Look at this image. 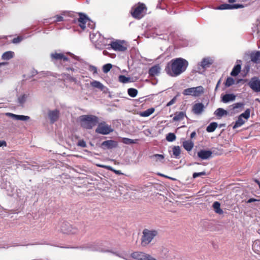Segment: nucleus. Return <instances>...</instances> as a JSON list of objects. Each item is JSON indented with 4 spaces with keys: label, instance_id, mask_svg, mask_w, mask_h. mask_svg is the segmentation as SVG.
I'll return each instance as SVG.
<instances>
[{
    "label": "nucleus",
    "instance_id": "obj_1",
    "mask_svg": "<svg viewBox=\"0 0 260 260\" xmlns=\"http://www.w3.org/2000/svg\"><path fill=\"white\" fill-rule=\"evenodd\" d=\"M188 66V61L179 57L171 60L165 67L166 73L171 77H175L184 72Z\"/></svg>",
    "mask_w": 260,
    "mask_h": 260
},
{
    "label": "nucleus",
    "instance_id": "obj_2",
    "mask_svg": "<svg viewBox=\"0 0 260 260\" xmlns=\"http://www.w3.org/2000/svg\"><path fill=\"white\" fill-rule=\"evenodd\" d=\"M81 126L85 129H90L99 123V118L94 115H82L79 118Z\"/></svg>",
    "mask_w": 260,
    "mask_h": 260
},
{
    "label": "nucleus",
    "instance_id": "obj_3",
    "mask_svg": "<svg viewBox=\"0 0 260 260\" xmlns=\"http://www.w3.org/2000/svg\"><path fill=\"white\" fill-rule=\"evenodd\" d=\"M157 234L158 232L156 230H150L145 229L142 232L141 245L143 247L147 246L152 241Z\"/></svg>",
    "mask_w": 260,
    "mask_h": 260
},
{
    "label": "nucleus",
    "instance_id": "obj_4",
    "mask_svg": "<svg viewBox=\"0 0 260 260\" xmlns=\"http://www.w3.org/2000/svg\"><path fill=\"white\" fill-rule=\"evenodd\" d=\"M146 10L147 8L145 5L139 3L132 8L131 13L135 19H140L144 16Z\"/></svg>",
    "mask_w": 260,
    "mask_h": 260
},
{
    "label": "nucleus",
    "instance_id": "obj_5",
    "mask_svg": "<svg viewBox=\"0 0 260 260\" xmlns=\"http://www.w3.org/2000/svg\"><path fill=\"white\" fill-rule=\"evenodd\" d=\"M204 92V88L202 86L185 89L182 94L184 95H190L195 97L201 96Z\"/></svg>",
    "mask_w": 260,
    "mask_h": 260
},
{
    "label": "nucleus",
    "instance_id": "obj_6",
    "mask_svg": "<svg viewBox=\"0 0 260 260\" xmlns=\"http://www.w3.org/2000/svg\"><path fill=\"white\" fill-rule=\"evenodd\" d=\"M60 231L66 234H76L78 233L79 230L75 225L70 223L63 222L60 225Z\"/></svg>",
    "mask_w": 260,
    "mask_h": 260
},
{
    "label": "nucleus",
    "instance_id": "obj_7",
    "mask_svg": "<svg viewBox=\"0 0 260 260\" xmlns=\"http://www.w3.org/2000/svg\"><path fill=\"white\" fill-rule=\"evenodd\" d=\"M111 47L116 51L123 52L127 50L128 44L123 40H117L110 43Z\"/></svg>",
    "mask_w": 260,
    "mask_h": 260
},
{
    "label": "nucleus",
    "instance_id": "obj_8",
    "mask_svg": "<svg viewBox=\"0 0 260 260\" xmlns=\"http://www.w3.org/2000/svg\"><path fill=\"white\" fill-rule=\"evenodd\" d=\"M113 131L111 125L106 123L105 122H101L98 124L95 129V132L102 135H108Z\"/></svg>",
    "mask_w": 260,
    "mask_h": 260
},
{
    "label": "nucleus",
    "instance_id": "obj_9",
    "mask_svg": "<svg viewBox=\"0 0 260 260\" xmlns=\"http://www.w3.org/2000/svg\"><path fill=\"white\" fill-rule=\"evenodd\" d=\"M131 257L138 260H157L150 255L141 251L133 252L131 254Z\"/></svg>",
    "mask_w": 260,
    "mask_h": 260
},
{
    "label": "nucleus",
    "instance_id": "obj_10",
    "mask_svg": "<svg viewBox=\"0 0 260 260\" xmlns=\"http://www.w3.org/2000/svg\"><path fill=\"white\" fill-rule=\"evenodd\" d=\"M249 87L255 92L260 91V80L256 77L252 78L248 83Z\"/></svg>",
    "mask_w": 260,
    "mask_h": 260
},
{
    "label": "nucleus",
    "instance_id": "obj_11",
    "mask_svg": "<svg viewBox=\"0 0 260 260\" xmlns=\"http://www.w3.org/2000/svg\"><path fill=\"white\" fill-rule=\"evenodd\" d=\"M250 117V115H239L238 120L233 126V129L241 126Z\"/></svg>",
    "mask_w": 260,
    "mask_h": 260
},
{
    "label": "nucleus",
    "instance_id": "obj_12",
    "mask_svg": "<svg viewBox=\"0 0 260 260\" xmlns=\"http://www.w3.org/2000/svg\"><path fill=\"white\" fill-rule=\"evenodd\" d=\"M79 17L78 19L79 26L83 29H85L86 28V23L89 21V19L86 16L82 13L79 14Z\"/></svg>",
    "mask_w": 260,
    "mask_h": 260
},
{
    "label": "nucleus",
    "instance_id": "obj_13",
    "mask_svg": "<svg viewBox=\"0 0 260 260\" xmlns=\"http://www.w3.org/2000/svg\"><path fill=\"white\" fill-rule=\"evenodd\" d=\"M243 6L240 4H224L220 5L218 8V10H226V9H236L242 8Z\"/></svg>",
    "mask_w": 260,
    "mask_h": 260
},
{
    "label": "nucleus",
    "instance_id": "obj_14",
    "mask_svg": "<svg viewBox=\"0 0 260 260\" xmlns=\"http://www.w3.org/2000/svg\"><path fill=\"white\" fill-rule=\"evenodd\" d=\"M212 152L210 150H201L198 152V156L202 159H207L211 157Z\"/></svg>",
    "mask_w": 260,
    "mask_h": 260
},
{
    "label": "nucleus",
    "instance_id": "obj_15",
    "mask_svg": "<svg viewBox=\"0 0 260 260\" xmlns=\"http://www.w3.org/2000/svg\"><path fill=\"white\" fill-rule=\"evenodd\" d=\"M117 146V143L113 140H107L102 143L103 148L112 149Z\"/></svg>",
    "mask_w": 260,
    "mask_h": 260
},
{
    "label": "nucleus",
    "instance_id": "obj_16",
    "mask_svg": "<svg viewBox=\"0 0 260 260\" xmlns=\"http://www.w3.org/2000/svg\"><path fill=\"white\" fill-rule=\"evenodd\" d=\"M50 56L52 60H63L64 61L69 60V58L63 53H53L51 54Z\"/></svg>",
    "mask_w": 260,
    "mask_h": 260
},
{
    "label": "nucleus",
    "instance_id": "obj_17",
    "mask_svg": "<svg viewBox=\"0 0 260 260\" xmlns=\"http://www.w3.org/2000/svg\"><path fill=\"white\" fill-rule=\"evenodd\" d=\"M243 107L244 104L243 103H238L232 105L231 109L233 110V113H239L243 111Z\"/></svg>",
    "mask_w": 260,
    "mask_h": 260
},
{
    "label": "nucleus",
    "instance_id": "obj_18",
    "mask_svg": "<svg viewBox=\"0 0 260 260\" xmlns=\"http://www.w3.org/2000/svg\"><path fill=\"white\" fill-rule=\"evenodd\" d=\"M250 59L254 63L260 62V51L251 53Z\"/></svg>",
    "mask_w": 260,
    "mask_h": 260
},
{
    "label": "nucleus",
    "instance_id": "obj_19",
    "mask_svg": "<svg viewBox=\"0 0 260 260\" xmlns=\"http://www.w3.org/2000/svg\"><path fill=\"white\" fill-rule=\"evenodd\" d=\"M160 68L158 65L151 67L149 70V74L151 76L157 75L160 72Z\"/></svg>",
    "mask_w": 260,
    "mask_h": 260
},
{
    "label": "nucleus",
    "instance_id": "obj_20",
    "mask_svg": "<svg viewBox=\"0 0 260 260\" xmlns=\"http://www.w3.org/2000/svg\"><path fill=\"white\" fill-rule=\"evenodd\" d=\"M11 117L13 120L25 121L29 119L28 116L23 115H8Z\"/></svg>",
    "mask_w": 260,
    "mask_h": 260
},
{
    "label": "nucleus",
    "instance_id": "obj_21",
    "mask_svg": "<svg viewBox=\"0 0 260 260\" xmlns=\"http://www.w3.org/2000/svg\"><path fill=\"white\" fill-rule=\"evenodd\" d=\"M235 98L236 96L233 94H225L222 96V101L223 103H228L234 101Z\"/></svg>",
    "mask_w": 260,
    "mask_h": 260
},
{
    "label": "nucleus",
    "instance_id": "obj_22",
    "mask_svg": "<svg viewBox=\"0 0 260 260\" xmlns=\"http://www.w3.org/2000/svg\"><path fill=\"white\" fill-rule=\"evenodd\" d=\"M204 105L202 103L196 104L193 107V111L196 114L201 113L203 110Z\"/></svg>",
    "mask_w": 260,
    "mask_h": 260
},
{
    "label": "nucleus",
    "instance_id": "obj_23",
    "mask_svg": "<svg viewBox=\"0 0 260 260\" xmlns=\"http://www.w3.org/2000/svg\"><path fill=\"white\" fill-rule=\"evenodd\" d=\"M14 53L13 51H7L3 53L2 58L3 60H9L13 57Z\"/></svg>",
    "mask_w": 260,
    "mask_h": 260
},
{
    "label": "nucleus",
    "instance_id": "obj_24",
    "mask_svg": "<svg viewBox=\"0 0 260 260\" xmlns=\"http://www.w3.org/2000/svg\"><path fill=\"white\" fill-rule=\"evenodd\" d=\"M183 146L185 150L189 151L192 149L193 144L190 141H185L183 142Z\"/></svg>",
    "mask_w": 260,
    "mask_h": 260
},
{
    "label": "nucleus",
    "instance_id": "obj_25",
    "mask_svg": "<svg viewBox=\"0 0 260 260\" xmlns=\"http://www.w3.org/2000/svg\"><path fill=\"white\" fill-rule=\"evenodd\" d=\"M213 207L216 213L219 214L223 213V211L220 208V204L218 202H215L213 204Z\"/></svg>",
    "mask_w": 260,
    "mask_h": 260
},
{
    "label": "nucleus",
    "instance_id": "obj_26",
    "mask_svg": "<svg viewBox=\"0 0 260 260\" xmlns=\"http://www.w3.org/2000/svg\"><path fill=\"white\" fill-rule=\"evenodd\" d=\"M90 85L94 87L100 89L101 90H103L104 89L105 86L103 84H102L100 82L97 81H93L90 83Z\"/></svg>",
    "mask_w": 260,
    "mask_h": 260
},
{
    "label": "nucleus",
    "instance_id": "obj_27",
    "mask_svg": "<svg viewBox=\"0 0 260 260\" xmlns=\"http://www.w3.org/2000/svg\"><path fill=\"white\" fill-rule=\"evenodd\" d=\"M241 71V66L240 64H237L233 69L231 75L232 76H237Z\"/></svg>",
    "mask_w": 260,
    "mask_h": 260
},
{
    "label": "nucleus",
    "instance_id": "obj_28",
    "mask_svg": "<svg viewBox=\"0 0 260 260\" xmlns=\"http://www.w3.org/2000/svg\"><path fill=\"white\" fill-rule=\"evenodd\" d=\"M217 127V123L213 122L211 123L207 127L206 130L208 132L211 133L214 132Z\"/></svg>",
    "mask_w": 260,
    "mask_h": 260
},
{
    "label": "nucleus",
    "instance_id": "obj_29",
    "mask_svg": "<svg viewBox=\"0 0 260 260\" xmlns=\"http://www.w3.org/2000/svg\"><path fill=\"white\" fill-rule=\"evenodd\" d=\"M173 154L175 158H178L181 153L180 148L178 146H174L172 149Z\"/></svg>",
    "mask_w": 260,
    "mask_h": 260
},
{
    "label": "nucleus",
    "instance_id": "obj_30",
    "mask_svg": "<svg viewBox=\"0 0 260 260\" xmlns=\"http://www.w3.org/2000/svg\"><path fill=\"white\" fill-rule=\"evenodd\" d=\"M212 60L209 58H204L201 62V66L206 68L208 67L211 64H212Z\"/></svg>",
    "mask_w": 260,
    "mask_h": 260
},
{
    "label": "nucleus",
    "instance_id": "obj_31",
    "mask_svg": "<svg viewBox=\"0 0 260 260\" xmlns=\"http://www.w3.org/2000/svg\"><path fill=\"white\" fill-rule=\"evenodd\" d=\"M118 80L120 82L122 83H128L131 81L130 77H126L124 75H120L118 77Z\"/></svg>",
    "mask_w": 260,
    "mask_h": 260
},
{
    "label": "nucleus",
    "instance_id": "obj_32",
    "mask_svg": "<svg viewBox=\"0 0 260 260\" xmlns=\"http://www.w3.org/2000/svg\"><path fill=\"white\" fill-rule=\"evenodd\" d=\"M138 90L135 88H130L127 89L128 94L132 98L136 97L138 94Z\"/></svg>",
    "mask_w": 260,
    "mask_h": 260
},
{
    "label": "nucleus",
    "instance_id": "obj_33",
    "mask_svg": "<svg viewBox=\"0 0 260 260\" xmlns=\"http://www.w3.org/2000/svg\"><path fill=\"white\" fill-rule=\"evenodd\" d=\"M28 95L24 94L18 98V102L20 105H22L26 101Z\"/></svg>",
    "mask_w": 260,
    "mask_h": 260
},
{
    "label": "nucleus",
    "instance_id": "obj_34",
    "mask_svg": "<svg viewBox=\"0 0 260 260\" xmlns=\"http://www.w3.org/2000/svg\"><path fill=\"white\" fill-rule=\"evenodd\" d=\"M166 140L168 142H173L176 139V137L174 133H170L166 136Z\"/></svg>",
    "mask_w": 260,
    "mask_h": 260
},
{
    "label": "nucleus",
    "instance_id": "obj_35",
    "mask_svg": "<svg viewBox=\"0 0 260 260\" xmlns=\"http://www.w3.org/2000/svg\"><path fill=\"white\" fill-rule=\"evenodd\" d=\"M138 140H133L131 139H127V138H124L123 140H122L123 143H124L125 144H135L137 142Z\"/></svg>",
    "mask_w": 260,
    "mask_h": 260
},
{
    "label": "nucleus",
    "instance_id": "obj_36",
    "mask_svg": "<svg viewBox=\"0 0 260 260\" xmlns=\"http://www.w3.org/2000/svg\"><path fill=\"white\" fill-rule=\"evenodd\" d=\"M235 83V80L233 78L231 77H228L226 80V82L225 83V85L226 87H230L231 85H233Z\"/></svg>",
    "mask_w": 260,
    "mask_h": 260
},
{
    "label": "nucleus",
    "instance_id": "obj_37",
    "mask_svg": "<svg viewBox=\"0 0 260 260\" xmlns=\"http://www.w3.org/2000/svg\"><path fill=\"white\" fill-rule=\"evenodd\" d=\"M112 66L110 63H107L105 64L103 67V71L105 73H107L112 68Z\"/></svg>",
    "mask_w": 260,
    "mask_h": 260
},
{
    "label": "nucleus",
    "instance_id": "obj_38",
    "mask_svg": "<svg viewBox=\"0 0 260 260\" xmlns=\"http://www.w3.org/2000/svg\"><path fill=\"white\" fill-rule=\"evenodd\" d=\"M151 158H155L156 161H161L164 159V156L162 154H156L150 156Z\"/></svg>",
    "mask_w": 260,
    "mask_h": 260
},
{
    "label": "nucleus",
    "instance_id": "obj_39",
    "mask_svg": "<svg viewBox=\"0 0 260 260\" xmlns=\"http://www.w3.org/2000/svg\"><path fill=\"white\" fill-rule=\"evenodd\" d=\"M77 146L85 148L86 147V143L84 140H80L77 143Z\"/></svg>",
    "mask_w": 260,
    "mask_h": 260
},
{
    "label": "nucleus",
    "instance_id": "obj_40",
    "mask_svg": "<svg viewBox=\"0 0 260 260\" xmlns=\"http://www.w3.org/2000/svg\"><path fill=\"white\" fill-rule=\"evenodd\" d=\"M206 175V173L204 171L203 172H199V173H194L192 175V177L193 178H197L198 177H200V176H204V175Z\"/></svg>",
    "mask_w": 260,
    "mask_h": 260
},
{
    "label": "nucleus",
    "instance_id": "obj_41",
    "mask_svg": "<svg viewBox=\"0 0 260 260\" xmlns=\"http://www.w3.org/2000/svg\"><path fill=\"white\" fill-rule=\"evenodd\" d=\"M49 119L51 120L52 123H53L54 121L57 120L58 118V115H49Z\"/></svg>",
    "mask_w": 260,
    "mask_h": 260
},
{
    "label": "nucleus",
    "instance_id": "obj_42",
    "mask_svg": "<svg viewBox=\"0 0 260 260\" xmlns=\"http://www.w3.org/2000/svg\"><path fill=\"white\" fill-rule=\"evenodd\" d=\"M214 114H227V112L225 110L221 109V108H219V109H217L214 112Z\"/></svg>",
    "mask_w": 260,
    "mask_h": 260
},
{
    "label": "nucleus",
    "instance_id": "obj_43",
    "mask_svg": "<svg viewBox=\"0 0 260 260\" xmlns=\"http://www.w3.org/2000/svg\"><path fill=\"white\" fill-rule=\"evenodd\" d=\"M185 115H176L175 116L173 117V120L174 121H177L181 119H182Z\"/></svg>",
    "mask_w": 260,
    "mask_h": 260
},
{
    "label": "nucleus",
    "instance_id": "obj_44",
    "mask_svg": "<svg viewBox=\"0 0 260 260\" xmlns=\"http://www.w3.org/2000/svg\"><path fill=\"white\" fill-rule=\"evenodd\" d=\"M89 71L92 72L93 74H97L98 73L97 68L93 66H90L89 67Z\"/></svg>",
    "mask_w": 260,
    "mask_h": 260
},
{
    "label": "nucleus",
    "instance_id": "obj_45",
    "mask_svg": "<svg viewBox=\"0 0 260 260\" xmlns=\"http://www.w3.org/2000/svg\"><path fill=\"white\" fill-rule=\"evenodd\" d=\"M154 112V109L153 108H149L146 110L145 112L142 113L141 114H152Z\"/></svg>",
    "mask_w": 260,
    "mask_h": 260
},
{
    "label": "nucleus",
    "instance_id": "obj_46",
    "mask_svg": "<svg viewBox=\"0 0 260 260\" xmlns=\"http://www.w3.org/2000/svg\"><path fill=\"white\" fill-rule=\"evenodd\" d=\"M22 40V38L21 37H18L17 38H14L12 42L13 43L16 44L19 43L21 40Z\"/></svg>",
    "mask_w": 260,
    "mask_h": 260
},
{
    "label": "nucleus",
    "instance_id": "obj_47",
    "mask_svg": "<svg viewBox=\"0 0 260 260\" xmlns=\"http://www.w3.org/2000/svg\"><path fill=\"white\" fill-rule=\"evenodd\" d=\"M101 167H103V168H108L109 170H112L113 172H114L117 174H121V173L120 172V171L114 170L112 169V168L110 167H105V166H102Z\"/></svg>",
    "mask_w": 260,
    "mask_h": 260
},
{
    "label": "nucleus",
    "instance_id": "obj_48",
    "mask_svg": "<svg viewBox=\"0 0 260 260\" xmlns=\"http://www.w3.org/2000/svg\"><path fill=\"white\" fill-rule=\"evenodd\" d=\"M175 101H176V98H173L172 100H171V101H170V102H169L167 104V105L168 106H170V105H171L175 103Z\"/></svg>",
    "mask_w": 260,
    "mask_h": 260
},
{
    "label": "nucleus",
    "instance_id": "obj_49",
    "mask_svg": "<svg viewBox=\"0 0 260 260\" xmlns=\"http://www.w3.org/2000/svg\"><path fill=\"white\" fill-rule=\"evenodd\" d=\"M6 146H7V143L5 141L0 140V147Z\"/></svg>",
    "mask_w": 260,
    "mask_h": 260
},
{
    "label": "nucleus",
    "instance_id": "obj_50",
    "mask_svg": "<svg viewBox=\"0 0 260 260\" xmlns=\"http://www.w3.org/2000/svg\"><path fill=\"white\" fill-rule=\"evenodd\" d=\"M257 200L254 199V198H250L249 199L248 201H247V203H251L252 202H255V201H256Z\"/></svg>",
    "mask_w": 260,
    "mask_h": 260
},
{
    "label": "nucleus",
    "instance_id": "obj_51",
    "mask_svg": "<svg viewBox=\"0 0 260 260\" xmlns=\"http://www.w3.org/2000/svg\"><path fill=\"white\" fill-rule=\"evenodd\" d=\"M56 18V21H61L63 20V17L62 16H57Z\"/></svg>",
    "mask_w": 260,
    "mask_h": 260
},
{
    "label": "nucleus",
    "instance_id": "obj_52",
    "mask_svg": "<svg viewBox=\"0 0 260 260\" xmlns=\"http://www.w3.org/2000/svg\"><path fill=\"white\" fill-rule=\"evenodd\" d=\"M250 110L249 109H247L242 114H250Z\"/></svg>",
    "mask_w": 260,
    "mask_h": 260
},
{
    "label": "nucleus",
    "instance_id": "obj_53",
    "mask_svg": "<svg viewBox=\"0 0 260 260\" xmlns=\"http://www.w3.org/2000/svg\"><path fill=\"white\" fill-rule=\"evenodd\" d=\"M196 135V133L195 132H193L191 135H190V138H193L195 137V136Z\"/></svg>",
    "mask_w": 260,
    "mask_h": 260
},
{
    "label": "nucleus",
    "instance_id": "obj_54",
    "mask_svg": "<svg viewBox=\"0 0 260 260\" xmlns=\"http://www.w3.org/2000/svg\"><path fill=\"white\" fill-rule=\"evenodd\" d=\"M255 246H256V244H254V245H253L252 246V249L253 250L256 252L255 251ZM257 253H258V252H256Z\"/></svg>",
    "mask_w": 260,
    "mask_h": 260
},
{
    "label": "nucleus",
    "instance_id": "obj_55",
    "mask_svg": "<svg viewBox=\"0 0 260 260\" xmlns=\"http://www.w3.org/2000/svg\"><path fill=\"white\" fill-rule=\"evenodd\" d=\"M230 3H233L236 2V0H228Z\"/></svg>",
    "mask_w": 260,
    "mask_h": 260
},
{
    "label": "nucleus",
    "instance_id": "obj_56",
    "mask_svg": "<svg viewBox=\"0 0 260 260\" xmlns=\"http://www.w3.org/2000/svg\"><path fill=\"white\" fill-rule=\"evenodd\" d=\"M68 71H70V70H71V71H74V69L73 68H67L66 69Z\"/></svg>",
    "mask_w": 260,
    "mask_h": 260
},
{
    "label": "nucleus",
    "instance_id": "obj_57",
    "mask_svg": "<svg viewBox=\"0 0 260 260\" xmlns=\"http://www.w3.org/2000/svg\"><path fill=\"white\" fill-rule=\"evenodd\" d=\"M7 63V62H1L0 63V67L2 66H4V65H5Z\"/></svg>",
    "mask_w": 260,
    "mask_h": 260
},
{
    "label": "nucleus",
    "instance_id": "obj_58",
    "mask_svg": "<svg viewBox=\"0 0 260 260\" xmlns=\"http://www.w3.org/2000/svg\"><path fill=\"white\" fill-rule=\"evenodd\" d=\"M58 112V111H56L55 112H52V113H50V112H49L48 114H57V113Z\"/></svg>",
    "mask_w": 260,
    "mask_h": 260
},
{
    "label": "nucleus",
    "instance_id": "obj_59",
    "mask_svg": "<svg viewBox=\"0 0 260 260\" xmlns=\"http://www.w3.org/2000/svg\"><path fill=\"white\" fill-rule=\"evenodd\" d=\"M256 182L257 183L258 186H259V187L260 188V182L258 180H256Z\"/></svg>",
    "mask_w": 260,
    "mask_h": 260
},
{
    "label": "nucleus",
    "instance_id": "obj_60",
    "mask_svg": "<svg viewBox=\"0 0 260 260\" xmlns=\"http://www.w3.org/2000/svg\"><path fill=\"white\" fill-rule=\"evenodd\" d=\"M140 115L142 116H143V117H147V116H149L150 115Z\"/></svg>",
    "mask_w": 260,
    "mask_h": 260
},
{
    "label": "nucleus",
    "instance_id": "obj_61",
    "mask_svg": "<svg viewBox=\"0 0 260 260\" xmlns=\"http://www.w3.org/2000/svg\"><path fill=\"white\" fill-rule=\"evenodd\" d=\"M166 177H167V178H169V179H172V180H174V179L172 178L166 176Z\"/></svg>",
    "mask_w": 260,
    "mask_h": 260
},
{
    "label": "nucleus",
    "instance_id": "obj_62",
    "mask_svg": "<svg viewBox=\"0 0 260 260\" xmlns=\"http://www.w3.org/2000/svg\"><path fill=\"white\" fill-rule=\"evenodd\" d=\"M219 83H220V81H219L217 83V86H216V88L219 85Z\"/></svg>",
    "mask_w": 260,
    "mask_h": 260
},
{
    "label": "nucleus",
    "instance_id": "obj_63",
    "mask_svg": "<svg viewBox=\"0 0 260 260\" xmlns=\"http://www.w3.org/2000/svg\"><path fill=\"white\" fill-rule=\"evenodd\" d=\"M179 114H183V113L182 112H180L179 113Z\"/></svg>",
    "mask_w": 260,
    "mask_h": 260
},
{
    "label": "nucleus",
    "instance_id": "obj_64",
    "mask_svg": "<svg viewBox=\"0 0 260 260\" xmlns=\"http://www.w3.org/2000/svg\"><path fill=\"white\" fill-rule=\"evenodd\" d=\"M218 115L220 117H221V116H222L223 115L220 114V115Z\"/></svg>",
    "mask_w": 260,
    "mask_h": 260
}]
</instances>
